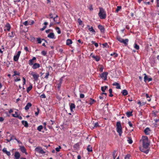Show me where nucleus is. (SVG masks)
Here are the masks:
<instances>
[{"mask_svg":"<svg viewBox=\"0 0 159 159\" xmlns=\"http://www.w3.org/2000/svg\"><path fill=\"white\" fill-rule=\"evenodd\" d=\"M142 141L143 147V148L147 149L149 145L148 137L146 136H143L140 141Z\"/></svg>","mask_w":159,"mask_h":159,"instance_id":"1","label":"nucleus"},{"mask_svg":"<svg viewBox=\"0 0 159 159\" xmlns=\"http://www.w3.org/2000/svg\"><path fill=\"white\" fill-rule=\"evenodd\" d=\"M99 11L98 15L100 18L101 19H105L107 16L106 11L102 7H99Z\"/></svg>","mask_w":159,"mask_h":159,"instance_id":"2","label":"nucleus"},{"mask_svg":"<svg viewBox=\"0 0 159 159\" xmlns=\"http://www.w3.org/2000/svg\"><path fill=\"white\" fill-rule=\"evenodd\" d=\"M116 129L117 132L119 133V135L121 136L122 133V128L121 123L120 121L117 122L116 124Z\"/></svg>","mask_w":159,"mask_h":159,"instance_id":"3","label":"nucleus"},{"mask_svg":"<svg viewBox=\"0 0 159 159\" xmlns=\"http://www.w3.org/2000/svg\"><path fill=\"white\" fill-rule=\"evenodd\" d=\"M116 39L120 43H124L125 45H127L129 41V39H124L120 37V36H117L116 37Z\"/></svg>","mask_w":159,"mask_h":159,"instance_id":"4","label":"nucleus"},{"mask_svg":"<svg viewBox=\"0 0 159 159\" xmlns=\"http://www.w3.org/2000/svg\"><path fill=\"white\" fill-rule=\"evenodd\" d=\"M30 74L33 76L34 80L35 81H37L38 80L39 77V74L37 73H35L33 72H31V73H30Z\"/></svg>","mask_w":159,"mask_h":159,"instance_id":"5","label":"nucleus"},{"mask_svg":"<svg viewBox=\"0 0 159 159\" xmlns=\"http://www.w3.org/2000/svg\"><path fill=\"white\" fill-rule=\"evenodd\" d=\"M11 28V26L10 24L8 23H7L4 27V30L5 31H9Z\"/></svg>","mask_w":159,"mask_h":159,"instance_id":"6","label":"nucleus"},{"mask_svg":"<svg viewBox=\"0 0 159 159\" xmlns=\"http://www.w3.org/2000/svg\"><path fill=\"white\" fill-rule=\"evenodd\" d=\"M36 61V58L35 57H34L31 59H30L28 61V64L30 66L33 65Z\"/></svg>","mask_w":159,"mask_h":159,"instance_id":"7","label":"nucleus"},{"mask_svg":"<svg viewBox=\"0 0 159 159\" xmlns=\"http://www.w3.org/2000/svg\"><path fill=\"white\" fill-rule=\"evenodd\" d=\"M20 53L21 52L20 51H19L17 52V53L16 54V55L14 56L13 60L15 61H16L18 60Z\"/></svg>","mask_w":159,"mask_h":159,"instance_id":"8","label":"nucleus"},{"mask_svg":"<svg viewBox=\"0 0 159 159\" xmlns=\"http://www.w3.org/2000/svg\"><path fill=\"white\" fill-rule=\"evenodd\" d=\"M36 151L40 153L43 154L45 153V152L43 150L42 148L40 147H38L35 148Z\"/></svg>","mask_w":159,"mask_h":159,"instance_id":"9","label":"nucleus"},{"mask_svg":"<svg viewBox=\"0 0 159 159\" xmlns=\"http://www.w3.org/2000/svg\"><path fill=\"white\" fill-rule=\"evenodd\" d=\"M144 75H145L144 77V81L145 82H146L147 81L148 82L151 81L152 80V78H148L147 75H146V74H144Z\"/></svg>","mask_w":159,"mask_h":159,"instance_id":"10","label":"nucleus"},{"mask_svg":"<svg viewBox=\"0 0 159 159\" xmlns=\"http://www.w3.org/2000/svg\"><path fill=\"white\" fill-rule=\"evenodd\" d=\"M93 53H91L90 55V56H91L96 61H98L100 60V57H99L96 56H95L94 55H93Z\"/></svg>","mask_w":159,"mask_h":159,"instance_id":"11","label":"nucleus"},{"mask_svg":"<svg viewBox=\"0 0 159 159\" xmlns=\"http://www.w3.org/2000/svg\"><path fill=\"white\" fill-rule=\"evenodd\" d=\"M98 28L100 30L101 33H104L105 29L103 26L101 25H99L98 26Z\"/></svg>","mask_w":159,"mask_h":159,"instance_id":"12","label":"nucleus"},{"mask_svg":"<svg viewBox=\"0 0 159 159\" xmlns=\"http://www.w3.org/2000/svg\"><path fill=\"white\" fill-rule=\"evenodd\" d=\"M40 66V65L37 63H35L32 65V68L34 69H36L38 68H39Z\"/></svg>","mask_w":159,"mask_h":159,"instance_id":"13","label":"nucleus"},{"mask_svg":"<svg viewBox=\"0 0 159 159\" xmlns=\"http://www.w3.org/2000/svg\"><path fill=\"white\" fill-rule=\"evenodd\" d=\"M87 26V27H89V30L90 32H92L94 34H95L96 32L93 29V28L92 26L90 27L89 25H88Z\"/></svg>","mask_w":159,"mask_h":159,"instance_id":"14","label":"nucleus"},{"mask_svg":"<svg viewBox=\"0 0 159 159\" xmlns=\"http://www.w3.org/2000/svg\"><path fill=\"white\" fill-rule=\"evenodd\" d=\"M107 75L108 73L107 72H104L100 75V76L102 78H104V79L105 80L107 79Z\"/></svg>","mask_w":159,"mask_h":159,"instance_id":"15","label":"nucleus"},{"mask_svg":"<svg viewBox=\"0 0 159 159\" xmlns=\"http://www.w3.org/2000/svg\"><path fill=\"white\" fill-rule=\"evenodd\" d=\"M62 80H63V78L62 77H61L60 79L59 80V83L57 84V89H60V88L61 87V84L62 83Z\"/></svg>","mask_w":159,"mask_h":159,"instance_id":"16","label":"nucleus"},{"mask_svg":"<svg viewBox=\"0 0 159 159\" xmlns=\"http://www.w3.org/2000/svg\"><path fill=\"white\" fill-rule=\"evenodd\" d=\"M150 129L148 127L146 128L144 131V132L146 135H149L150 133Z\"/></svg>","mask_w":159,"mask_h":159,"instance_id":"17","label":"nucleus"},{"mask_svg":"<svg viewBox=\"0 0 159 159\" xmlns=\"http://www.w3.org/2000/svg\"><path fill=\"white\" fill-rule=\"evenodd\" d=\"M2 152L6 154L7 156H10L11 155V153L10 152L8 151L7 150V148H4L2 149Z\"/></svg>","mask_w":159,"mask_h":159,"instance_id":"18","label":"nucleus"},{"mask_svg":"<svg viewBox=\"0 0 159 159\" xmlns=\"http://www.w3.org/2000/svg\"><path fill=\"white\" fill-rule=\"evenodd\" d=\"M20 149L22 152L25 153L26 154H27V153L26 152V149L24 146H20Z\"/></svg>","mask_w":159,"mask_h":159,"instance_id":"19","label":"nucleus"},{"mask_svg":"<svg viewBox=\"0 0 159 159\" xmlns=\"http://www.w3.org/2000/svg\"><path fill=\"white\" fill-rule=\"evenodd\" d=\"M70 106L71 111L73 112V109H75V104L74 103H71L70 105Z\"/></svg>","mask_w":159,"mask_h":159,"instance_id":"20","label":"nucleus"},{"mask_svg":"<svg viewBox=\"0 0 159 159\" xmlns=\"http://www.w3.org/2000/svg\"><path fill=\"white\" fill-rule=\"evenodd\" d=\"M15 159H19L20 155L18 152H16L14 154Z\"/></svg>","mask_w":159,"mask_h":159,"instance_id":"21","label":"nucleus"},{"mask_svg":"<svg viewBox=\"0 0 159 159\" xmlns=\"http://www.w3.org/2000/svg\"><path fill=\"white\" fill-rule=\"evenodd\" d=\"M32 104L30 102L28 103L25 106V109L26 110H28L29 108L32 106Z\"/></svg>","mask_w":159,"mask_h":159,"instance_id":"22","label":"nucleus"},{"mask_svg":"<svg viewBox=\"0 0 159 159\" xmlns=\"http://www.w3.org/2000/svg\"><path fill=\"white\" fill-rule=\"evenodd\" d=\"M48 37L50 39H55L54 34L53 33H50L48 35Z\"/></svg>","mask_w":159,"mask_h":159,"instance_id":"23","label":"nucleus"},{"mask_svg":"<svg viewBox=\"0 0 159 159\" xmlns=\"http://www.w3.org/2000/svg\"><path fill=\"white\" fill-rule=\"evenodd\" d=\"M112 85L113 86H116V88L117 89H120V88H121L120 86V85L118 83H117V82H115L114 83L112 84Z\"/></svg>","mask_w":159,"mask_h":159,"instance_id":"24","label":"nucleus"},{"mask_svg":"<svg viewBox=\"0 0 159 159\" xmlns=\"http://www.w3.org/2000/svg\"><path fill=\"white\" fill-rule=\"evenodd\" d=\"M15 34V33L13 31H12L11 33H9L8 34V36L10 38L14 37Z\"/></svg>","mask_w":159,"mask_h":159,"instance_id":"25","label":"nucleus"},{"mask_svg":"<svg viewBox=\"0 0 159 159\" xmlns=\"http://www.w3.org/2000/svg\"><path fill=\"white\" fill-rule=\"evenodd\" d=\"M22 124L24 125L25 127H28V124L27 121L22 120Z\"/></svg>","mask_w":159,"mask_h":159,"instance_id":"26","label":"nucleus"},{"mask_svg":"<svg viewBox=\"0 0 159 159\" xmlns=\"http://www.w3.org/2000/svg\"><path fill=\"white\" fill-rule=\"evenodd\" d=\"M87 150L89 152H92L93 151L92 147L90 145L88 146Z\"/></svg>","mask_w":159,"mask_h":159,"instance_id":"27","label":"nucleus"},{"mask_svg":"<svg viewBox=\"0 0 159 159\" xmlns=\"http://www.w3.org/2000/svg\"><path fill=\"white\" fill-rule=\"evenodd\" d=\"M121 93L123 96H126L128 94V92L126 89L123 90L121 92Z\"/></svg>","mask_w":159,"mask_h":159,"instance_id":"28","label":"nucleus"},{"mask_svg":"<svg viewBox=\"0 0 159 159\" xmlns=\"http://www.w3.org/2000/svg\"><path fill=\"white\" fill-rule=\"evenodd\" d=\"M72 43V41L70 39H68L66 41V44L67 45H69Z\"/></svg>","mask_w":159,"mask_h":159,"instance_id":"29","label":"nucleus"},{"mask_svg":"<svg viewBox=\"0 0 159 159\" xmlns=\"http://www.w3.org/2000/svg\"><path fill=\"white\" fill-rule=\"evenodd\" d=\"M108 87L107 86H102L101 87V90L102 91L104 92L105 91V90H106L107 89H108Z\"/></svg>","mask_w":159,"mask_h":159,"instance_id":"30","label":"nucleus"},{"mask_svg":"<svg viewBox=\"0 0 159 159\" xmlns=\"http://www.w3.org/2000/svg\"><path fill=\"white\" fill-rule=\"evenodd\" d=\"M145 149V148H143H143H140V149L141 151H142L146 154L148 153V152H149V150H144Z\"/></svg>","mask_w":159,"mask_h":159,"instance_id":"31","label":"nucleus"},{"mask_svg":"<svg viewBox=\"0 0 159 159\" xmlns=\"http://www.w3.org/2000/svg\"><path fill=\"white\" fill-rule=\"evenodd\" d=\"M32 87H33L32 85V84H30V85L27 88V93H29V92L32 89Z\"/></svg>","mask_w":159,"mask_h":159,"instance_id":"32","label":"nucleus"},{"mask_svg":"<svg viewBox=\"0 0 159 159\" xmlns=\"http://www.w3.org/2000/svg\"><path fill=\"white\" fill-rule=\"evenodd\" d=\"M117 151L116 150H115L114 151L112 155L113 156V157L114 159H115L116 158V156L117 155V153H116Z\"/></svg>","mask_w":159,"mask_h":159,"instance_id":"33","label":"nucleus"},{"mask_svg":"<svg viewBox=\"0 0 159 159\" xmlns=\"http://www.w3.org/2000/svg\"><path fill=\"white\" fill-rule=\"evenodd\" d=\"M132 111H127L126 112V115L128 117H130L132 116Z\"/></svg>","mask_w":159,"mask_h":159,"instance_id":"34","label":"nucleus"},{"mask_svg":"<svg viewBox=\"0 0 159 159\" xmlns=\"http://www.w3.org/2000/svg\"><path fill=\"white\" fill-rule=\"evenodd\" d=\"M12 116L14 117L18 118V119L20 120H21L22 119V117L21 116H19L18 115H16L15 114H12Z\"/></svg>","mask_w":159,"mask_h":159,"instance_id":"35","label":"nucleus"},{"mask_svg":"<svg viewBox=\"0 0 159 159\" xmlns=\"http://www.w3.org/2000/svg\"><path fill=\"white\" fill-rule=\"evenodd\" d=\"M110 55L115 58L118 57V54L116 52H113V53L111 54Z\"/></svg>","mask_w":159,"mask_h":159,"instance_id":"36","label":"nucleus"},{"mask_svg":"<svg viewBox=\"0 0 159 159\" xmlns=\"http://www.w3.org/2000/svg\"><path fill=\"white\" fill-rule=\"evenodd\" d=\"M43 127L42 125H40L38 126L37 129L39 132L41 131L42 129H43Z\"/></svg>","mask_w":159,"mask_h":159,"instance_id":"37","label":"nucleus"},{"mask_svg":"<svg viewBox=\"0 0 159 159\" xmlns=\"http://www.w3.org/2000/svg\"><path fill=\"white\" fill-rule=\"evenodd\" d=\"M54 123H55L54 121L50 120L48 121V124L49 125H52L54 124Z\"/></svg>","mask_w":159,"mask_h":159,"instance_id":"38","label":"nucleus"},{"mask_svg":"<svg viewBox=\"0 0 159 159\" xmlns=\"http://www.w3.org/2000/svg\"><path fill=\"white\" fill-rule=\"evenodd\" d=\"M134 48L137 50H138L139 48V47L137 44L135 43L134 45Z\"/></svg>","mask_w":159,"mask_h":159,"instance_id":"39","label":"nucleus"},{"mask_svg":"<svg viewBox=\"0 0 159 159\" xmlns=\"http://www.w3.org/2000/svg\"><path fill=\"white\" fill-rule=\"evenodd\" d=\"M13 73H14V74L13 75V76H14L16 75H17L18 76H19L20 75V73L19 72H17L16 70L14 71Z\"/></svg>","mask_w":159,"mask_h":159,"instance_id":"40","label":"nucleus"},{"mask_svg":"<svg viewBox=\"0 0 159 159\" xmlns=\"http://www.w3.org/2000/svg\"><path fill=\"white\" fill-rule=\"evenodd\" d=\"M109 93H110V94L109 96L110 97H112L113 96V95L112 94V90L111 89H110L109 90Z\"/></svg>","mask_w":159,"mask_h":159,"instance_id":"41","label":"nucleus"},{"mask_svg":"<svg viewBox=\"0 0 159 159\" xmlns=\"http://www.w3.org/2000/svg\"><path fill=\"white\" fill-rule=\"evenodd\" d=\"M145 96H146V98L147 99V100L148 102H150L151 100V99L150 98V97H149V95L147 93H146Z\"/></svg>","mask_w":159,"mask_h":159,"instance_id":"42","label":"nucleus"},{"mask_svg":"<svg viewBox=\"0 0 159 159\" xmlns=\"http://www.w3.org/2000/svg\"><path fill=\"white\" fill-rule=\"evenodd\" d=\"M121 9V6H117L116 10V12H118Z\"/></svg>","mask_w":159,"mask_h":159,"instance_id":"43","label":"nucleus"},{"mask_svg":"<svg viewBox=\"0 0 159 159\" xmlns=\"http://www.w3.org/2000/svg\"><path fill=\"white\" fill-rule=\"evenodd\" d=\"M127 141L129 144H131L133 143V141L132 139V138L130 137L128 138V139L127 140Z\"/></svg>","mask_w":159,"mask_h":159,"instance_id":"44","label":"nucleus"},{"mask_svg":"<svg viewBox=\"0 0 159 159\" xmlns=\"http://www.w3.org/2000/svg\"><path fill=\"white\" fill-rule=\"evenodd\" d=\"M55 29L56 30H57V32L58 34H59L61 33V31L60 30V28L59 27H56V28Z\"/></svg>","mask_w":159,"mask_h":159,"instance_id":"45","label":"nucleus"},{"mask_svg":"<svg viewBox=\"0 0 159 159\" xmlns=\"http://www.w3.org/2000/svg\"><path fill=\"white\" fill-rule=\"evenodd\" d=\"M23 24L26 26L29 25V20L25 21L23 23Z\"/></svg>","mask_w":159,"mask_h":159,"instance_id":"46","label":"nucleus"},{"mask_svg":"<svg viewBox=\"0 0 159 159\" xmlns=\"http://www.w3.org/2000/svg\"><path fill=\"white\" fill-rule=\"evenodd\" d=\"M100 67L99 68V71L101 72H102L103 71V70L104 68L103 66L102 65L100 66Z\"/></svg>","mask_w":159,"mask_h":159,"instance_id":"47","label":"nucleus"},{"mask_svg":"<svg viewBox=\"0 0 159 159\" xmlns=\"http://www.w3.org/2000/svg\"><path fill=\"white\" fill-rule=\"evenodd\" d=\"M49 75V73L48 71H47L46 74V75L44 77V78L46 79H48V76Z\"/></svg>","mask_w":159,"mask_h":159,"instance_id":"48","label":"nucleus"},{"mask_svg":"<svg viewBox=\"0 0 159 159\" xmlns=\"http://www.w3.org/2000/svg\"><path fill=\"white\" fill-rule=\"evenodd\" d=\"M91 43L93 44H94L95 46L96 47H98V44L97 43H95V41H91Z\"/></svg>","mask_w":159,"mask_h":159,"instance_id":"49","label":"nucleus"},{"mask_svg":"<svg viewBox=\"0 0 159 159\" xmlns=\"http://www.w3.org/2000/svg\"><path fill=\"white\" fill-rule=\"evenodd\" d=\"M34 22L33 20H29V23L30 25H32L34 23Z\"/></svg>","mask_w":159,"mask_h":159,"instance_id":"50","label":"nucleus"},{"mask_svg":"<svg viewBox=\"0 0 159 159\" xmlns=\"http://www.w3.org/2000/svg\"><path fill=\"white\" fill-rule=\"evenodd\" d=\"M61 148V147L60 146H59L58 147H57L56 148L55 150L57 152H59L60 151V149Z\"/></svg>","mask_w":159,"mask_h":159,"instance_id":"51","label":"nucleus"},{"mask_svg":"<svg viewBox=\"0 0 159 159\" xmlns=\"http://www.w3.org/2000/svg\"><path fill=\"white\" fill-rule=\"evenodd\" d=\"M128 124H129V126L130 127H132L133 128V125L131 122L130 121H129L128 122Z\"/></svg>","mask_w":159,"mask_h":159,"instance_id":"52","label":"nucleus"},{"mask_svg":"<svg viewBox=\"0 0 159 159\" xmlns=\"http://www.w3.org/2000/svg\"><path fill=\"white\" fill-rule=\"evenodd\" d=\"M37 110L38 111H37L35 112V115L36 116H37L38 115V114L39 113V111H40L39 109L38 108H37Z\"/></svg>","mask_w":159,"mask_h":159,"instance_id":"53","label":"nucleus"},{"mask_svg":"<svg viewBox=\"0 0 159 159\" xmlns=\"http://www.w3.org/2000/svg\"><path fill=\"white\" fill-rule=\"evenodd\" d=\"M130 155L129 154H127L125 156V159H130Z\"/></svg>","mask_w":159,"mask_h":159,"instance_id":"54","label":"nucleus"},{"mask_svg":"<svg viewBox=\"0 0 159 159\" xmlns=\"http://www.w3.org/2000/svg\"><path fill=\"white\" fill-rule=\"evenodd\" d=\"M47 52H46L44 51H43L42 52H41V54H42L43 55V56H45L47 54Z\"/></svg>","mask_w":159,"mask_h":159,"instance_id":"55","label":"nucleus"},{"mask_svg":"<svg viewBox=\"0 0 159 159\" xmlns=\"http://www.w3.org/2000/svg\"><path fill=\"white\" fill-rule=\"evenodd\" d=\"M37 40L38 42V43H41V40L40 38H37Z\"/></svg>","mask_w":159,"mask_h":159,"instance_id":"56","label":"nucleus"},{"mask_svg":"<svg viewBox=\"0 0 159 159\" xmlns=\"http://www.w3.org/2000/svg\"><path fill=\"white\" fill-rule=\"evenodd\" d=\"M40 97L42 98H45L46 97L44 94H43L40 95Z\"/></svg>","mask_w":159,"mask_h":159,"instance_id":"57","label":"nucleus"},{"mask_svg":"<svg viewBox=\"0 0 159 159\" xmlns=\"http://www.w3.org/2000/svg\"><path fill=\"white\" fill-rule=\"evenodd\" d=\"M99 126V124H98V123L96 122V123H94V127H97Z\"/></svg>","mask_w":159,"mask_h":159,"instance_id":"58","label":"nucleus"},{"mask_svg":"<svg viewBox=\"0 0 159 159\" xmlns=\"http://www.w3.org/2000/svg\"><path fill=\"white\" fill-rule=\"evenodd\" d=\"M143 3L145 4H148V5H151V4L149 2H144Z\"/></svg>","mask_w":159,"mask_h":159,"instance_id":"59","label":"nucleus"},{"mask_svg":"<svg viewBox=\"0 0 159 159\" xmlns=\"http://www.w3.org/2000/svg\"><path fill=\"white\" fill-rule=\"evenodd\" d=\"M84 94L81 93L80 94V98H84Z\"/></svg>","mask_w":159,"mask_h":159,"instance_id":"60","label":"nucleus"},{"mask_svg":"<svg viewBox=\"0 0 159 159\" xmlns=\"http://www.w3.org/2000/svg\"><path fill=\"white\" fill-rule=\"evenodd\" d=\"M89 9L91 11H93V6L92 5H91L90 6V7L89 8Z\"/></svg>","mask_w":159,"mask_h":159,"instance_id":"61","label":"nucleus"},{"mask_svg":"<svg viewBox=\"0 0 159 159\" xmlns=\"http://www.w3.org/2000/svg\"><path fill=\"white\" fill-rule=\"evenodd\" d=\"M53 20L55 22H56V23H57V24H59L60 23V22H57V20H56V18H53Z\"/></svg>","mask_w":159,"mask_h":159,"instance_id":"62","label":"nucleus"},{"mask_svg":"<svg viewBox=\"0 0 159 159\" xmlns=\"http://www.w3.org/2000/svg\"><path fill=\"white\" fill-rule=\"evenodd\" d=\"M157 7H159V0H157Z\"/></svg>","mask_w":159,"mask_h":159,"instance_id":"63","label":"nucleus"},{"mask_svg":"<svg viewBox=\"0 0 159 159\" xmlns=\"http://www.w3.org/2000/svg\"><path fill=\"white\" fill-rule=\"evenodd\" d=\"M46 27V26H44L43 27V28L40 29V30L41 31H43L45 29Z\"/></svg>","mask_w":159,"mask_h":159,"instance_id":"64","label":"nucleus"}]
</instances>
